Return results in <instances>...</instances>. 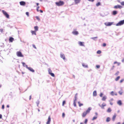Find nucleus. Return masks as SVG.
<instances>
[{
  "label": "nucleus",
  "mask_w": 124,
  "mask_h": 124,
  "mask_svg": "<svg viewBox=\"0 0 124 124\" xmlns=\"http://www.w3.org/2000/svg\"><path fill=\"white\" fill-rule=\"evenodd\" d=\"M91 110V108L89 107L84 112L82 115V117H85L87 114L89 113Z\"/></svg>",
  "instance_id": "f257e3e1"
},
{
  "label": "nucleus",
  "mask_w": 124,
  "mask_h": 124,
  "mask_svg": "<svg viewBox=\"0 0 124 124\" xmlns=\"http://www.w3.org/2000/svg\"><path fill=\"white\" fill-rule=\"evenodd\" d=\"M55 4L57 6H60L63 5L64 4V2L62 1H60L58 2H56Z\"/></svg>",
  "instance_id": "f03ea898"
},
{
  "label": "nucleus",
  "mask_w": 124,
  "mask_h": 124,
  "mask_svg": "<svg viewBox=\"0 0 124 124\" xmlns=\"http://www.w3.org/2000/svg\"><path fill=\"white\" fill-rule=\"evenodd\" d=\"M2 12L3 15L6 17L7 18H9V15L4 10H2Z\"/></svg>",
  "instance_id": "7ed1b4c3"
},
{
  "label": "nucleus",
  "mask_w": 124,
  "mask_h": 124,
  "mask_svg": "<svg viewBox=\"0 0 124 124\" xmlns=\"http://www.w3.org/2000/svg\"><path fill=\"white\" fill-rule=\"evenodd\" d=\"M124 23V20L119 22L118 23L116 24V25L117 26H120L123 25Z\"/></svg>",
  "instance_id": "20e7f679"
},
{
  "label": "nucleus",
  "mask_w": 124,
  "mask_h": 124,
  "mask_svg": "<svg viewBox=\"0 0 124 124\" xmlns=\"http://www.w3.org/2000/svg\"><path fill=\"white\" fill-rule=\"evenodd\" d=\"M123 7L122 6L119 5L115 6L114 7V8L115 9L119 8L120 9H121Z\"/></svg>",
  "instance_id": "39448f33"
},
{
  "label": "nucleus",
  "mask_w": 124,
  "mask_h": 124,
  "mask_svg": "<svg viewBox=\"0 0 124 124\" xmlns=\"http://www.w3.org/2000/svg\"><path fill=\"white\" fill-rule=\"evenodd\" d=\"M17 56L18 57H23V56L20 51L17 52L16 53Z\"/></svg>",
  "instance_id": "423d86ee"
},
{
  "label": "nucleus",
  "mask_w": 124,
  "mask_h": 124,
  "mask_svg": "<svg viewBox=\"0 0 124 124\" xmlns=\"http://www.w3.org/2000/svg\"><path fill=\"white\" fill-rule=\"evenodd\" d=\"M26 68L32 72H34V70L31 68L30 67H28L27 65H26Z\"/></svg>",
  "instance_id": "0eeeda50"
},
{
  "label": "nucleus",
  "mask_w": 124,
  "mask_h": 124,
  "mask_svg": "<svg viewBox=\"0 0 124 124\" xmlns=\"http://www.w3.org/2000/svg\"><path fill=\"white\" fill-rule=\"evenodd\" d=\"M113 24L112 22H108L107 23H105V24L106 26H110L111 25Z\"/></svg>",
  "instance_id": "6e6552de"
},
{
  "label": "nucleus",
  "mask_w": 124,
  "mask_h": 124,
  "mask_svg": "<svg viewBox=\"0 0 124 124\" xmlns=\"http://www.w3.org/2000/svg\"><path fill=\"white\" fill-rule=\"evenodd\" d=\"M51 117L50 116H48V119L47 122L46 123V124H50V122L51 121Z\"/></svg>",
  "instance_id": "1a4fd4ad"
},
{
  "label": "nucleus",
  "mask_w": 124,
  "mask_h": 124,
  "mask_svg": "<svg viewBox=\"0 0 124 124\" xmlns=\"http://www.w3.org/2000/svg\"><path fill=\"white\" fill-rule=\"evenodd\" d=\"M78 44L80 46H84V42H83L79 41L78 42Z\"/></svg>",
  "instance_id": "9d476101"
},
{
  "label": "nucleus",
  "mask_w": 124,
  "mask_h": 124,
  "mask_svg": "<svg viewBox=\"0 0 124 124\" xmlns=\"http://www.w3.org/2000/svg\"><path fill=\"white\" fill-rule=\"evenodd\" d=\"M72 33L75 35H77L78 34V32L76 31H74L72 32Z\"/></svg>",
  "instance_id": "9b49d317"
},
{
  "label": "nucleus",
  "mask_w": 124,
  "mask_h": 124,
  "mask_svg": "<svg viewBox=\"0 0 124 124\" xmlns=\"http://www.w3.org/2000/svg\"><path fill=\"white\" fill-rule=\"evenodd\" d=\"M81 0H74L75 3V4H77L80 3Z\"/></svg>",
  "instance_id": "f8f14e48"
},
{
  "label": "nucleus",
  "mask_w": 124,
  "mask_h": 124,
  "mask_svg": "<svg viewBox=\"0 0 124 124\" xmlns=\"http://www.w3.org/2000/svg\"><path fill=\"white\" fill-rule=\"evenodd\" d=\"M60 57L61 58H63L64 60H65V56L64 54H60Z\"/></svg>",
  "instance_id": "ddd939ff"
},
{
  "label": "nucleus",
  "mask_w": 124,
  "mask_h": 124,
  "mask_svg": "<svg viewBox=\"0 0 124 124\" xmlns=\"http://www.w3.org/2000/svg\"><path fill=\"white\" fill-rule=\"evenodd\" d=\"M20 5L22 6H23L25 5L26 4L25 2L23 1H21L20 2Z\"/></svg>",
  "instance_id": "4468645a"
},
{
  "label": "nucleus",
  "mask_w": 124,
  "mask_h": 124,
  "mask_svg": "<svg viewBox=\"0 0 124 124\" xmlns=\"http://www.w3.org/2000/svg\"><path fill=\"white\" fill-rule=\"evenodd\" d=\"M14 40V39L12 37H10V38L9 39V42H12Z\"/></svg>",
  "instance_id": "2eb2a0df"
},
{
  "label": "nucleus",
  "mask_w": 124,
  "mask_h": 124,
  "mask_svg": "<svg viewBox=\"0 0 124 124\" xmlns=\"http://www.w3.org/2000/svg\"><path fill=\"white\" fill-rule=\"evenodd\" d=\"M106 104L105 103H103L101 106H100V107H101V108H103V109H104V106H106Z\"/></svg>",
  "instance_id": "dca6fc26"
},
{
  "label": "nucleus",
  "mask_w": 124,
  "mask_h": 124,
  "mask_svg": "<svg viewBox=\"0 0 124 124\" xmlns=\"http://www.w3.org/2000/svg\"><path fill=\"white\" fill-rule=\"evenodd\" d=\"M110 94L112 96H114V95H116L117 94L116 93H115L113 91H112L110 93Z\"/></svg>",
  "instance_id": "f3484780"
},
{
  "label": "nucleus",
  "mask_w": 124,
  "mask_h": 124,
  "mask_svg": "<svg viewBox=\"0 0 124 124\" xmlns=\"http://www.w3.org/2000/svg\"><path fill=\"white\" fill-rule=\"evenodd\" d=\"M116 114H114L113 116V117L112 118V119L113 121H114L116 118Z\"/></svg>",
  "instance_id": "a211bd4d"
},
{
  "label": "nucleus",
  "mask_w": 124,
  "mask_h": 124,
  "mask_svg": "<svg viewBox=\"0 0 124 124\" xmlns=\"http://www.w3.org/2000/svg\"><path fill=\"white\" fill-rule=\"evenodd\" d=\"M117 104L119 105H121L122 104L121 101V100L118 101L117 102Z\"/></svg>",
  "instance_id": "6ab92c4d"
},
{
  "label": "nucleus",
  "mask_w": 124,
  "mask_h": 124,
  "mask_svg": "<svg viewBox=\"0 0 124 124\" xmlns=\"http://www.w3.org/2000/svg\"><path fill=\"white\" fill-rule=\"evenodd\" d=\"M97 95L96 92V91H94L93 93V96H96Z\"/></svg>",
  "instance_id": "aec40b11"
},
{
  "label": "nucleus",
  "mask_w": 124,
  "mask_h": 124,
  "mask_svg": "<svg viewBox=\"0 0 124 124\" xmlns=\"http://www.w3.org/2000/svg\"><path fill=\"white\" fill-rule=\"evenodd\" d=\"M35 31H31V32L32 34V35L33 34H34L35 35H36V32Z\"/></svg>",
  "instance_id": "412c9836"
},
{
  "label": "nucleus",
  "mask_w": 124,
  "mask_h": 124,
  "mask_svg": "<svg viewBox=\"0 0 124 124\" xmlns=\"http://www.w3.org/2000/svg\"><path fill=\"white\" fill-rule=\"evenodd\" d=\"M76 96H75V100H74V106L75 107L76 106V103L75 102V101H76Z\"/></svg>",
  "instance_id": "4be33fe9"
},
{
  "label": "nucleus",
  "mask_w": 124,
  "mask_h": 124,
  "mask_svg": "<svg viewBox=\"0 0 124 124\" xmlns=\"http://www.w3.org/2000/svg\"><path fill=\"white\" fill-rule=\"evenodd\" d=\"M107 99V97L106 96H104L102 98V100L103 101H105L106 99Z\"/></svg>",
  "instance_id": "5701e85b"
},
{
  "label": "nucleus",
  "mask_w": 124,
  "mask_h": 124,
  "mask_svg": "<svg viewBox=\"0 0 124 124\" xmlns=\"http://www.w3.org/2000/svg\"><path fill=\"white\" fill-rule=\"evenodd\" d=\"M117 11H114L113 12V15H115L117 14Z\"/></svg>",
  "instance_id": "b1692460"
},
{
  "label": "nucleus",
  "mask_w": 124,
  "mask_h": 124,
  "mask_svg": "<svg viewBox=\"0 0 124 124\" xmlns=\"http://www.w3.org/2000/svg\"><path fill=\"white\" fill-rule=\"evenodd\" d=\"M34 28L35 30V31H37L38 30V27L37 26H35L34 27Z\"/></svg>",
  "instance_id": "393cba45"
},
{
  "label": "nucleus",
  "mask_w": 124,
  "mask_h": 124,
  "mask_svg": "<svg viewBox=\"0 0 124 124\" xmlns=\"http://www.w3.org/2000/svg\"><path fill=\"white\" fill-rule=\"evenodd\" d=\"M82 65L85 68H88V66L87 65H85L84 63H83Z\"/></svg>",
  "instance_id": "a878e982"
},
{
  "label": "nucleus",
  "mask_w": 124,
  "mask_h": 124,
  "mask_svg": "<svg viewBox=\"0 0 124 124\" xmlns=\"http://www.w3.org/2000/svg\"><path fill=\"white\" fill-rule=\"evenodd\" d=\"M116 63V64H117V65L118 66H119L120 64V63L119 62H117L116 61L114 62V64H115Z\"/></svg>",
  "instance_id": "bb28decb"
},
{
  "label": "nucleus",
  "mask_w": 124,
  "mask_h": 124,
  "mask_svg": "<svg viewBox=\"0 0 124 124\" xmlns=\"http://www.w3.org/2000/svg\"><path fill=\"white\" fill-rule=\"evenodd\" d=\"M78 104L79 106L80 107L83 105V104L81 103L79 101L78 102Z\"/></svg>",
  "instance_id": "cd10ccee"
},
{
  "label": "nucleus",
  "mask_w": 124,
  "mask_h": 124,
  "mask_svg": "<svg viewBox=\"0 0 124 124\" xmlns=\"http://www.w3.org/2000/svg\"><path fill=\"white\" fill-rule=\"evenodd\" d=\"M111 111V110L110 108H109L107 110V112L109 113Z\"/></svg>",
  "instance_id": "c85d7f7f"
},
{
  "label": "nucleus",
  "mask_w": 124,
  "mask_h": 124,
  "mask_svg": "<svg viewBox=\"0 0 124 124\" xmlns=\"http://www.w3.org/2000/svg\"><path fill=\"white\" fill-rule=\"evenodd\" d=\"M120 77L119 76H118L115 79V80L117 81H118L120 78Z\"/></svg>",
  "instance_id": "c756f323"
},
{
  "label": "nucleus",
  "mask_w": 124,
  "mask_h": 124,
  "mask_svg": "<svg viewBox=\"0 0 124 124\" xmlns=\"http://www.w3.org/2000/svg\"><path fill=\"white\" fill-rule=\"evenodd\" d=\"M110 120V119L109 117H107V118L106 121V122H108Z\"/></svg>",
  "instance_id": "7c9ffc66"
},
{
  "label": "nucleus",
  "mask_w": 124,
  "mask_h": 124,
  "mask_svg": "<svg viewBox=\"0 0 124 124\" xmlns=\"http://www.w3.org/2000/svg\"><path fill=\"white\" fill-rule=\"evenodd\" d=\"M101 5V3L100 2H98L96 4V5L98 7L99 6Z\"/></svg>",
  "instance_id": "2f4dec72"
},
{
  "label": "nucleus",
  "mask_w": 124,
  "mask_h": 124,
  "mask_svg": "<svg viewBox=\"0 0 124 124\" xmlns=\"http://www.w3.org/2000/svg\"><path fill=\"white\" fill-rule=\"evenodd\" d=\"M123 93V92L122 91V90H121L119 92V93L121 95Z\"/></svg>",
  "instance_id": "473e14b6"
},
{
  "label": "nucleus",
  "mask_w": 124,
  "mask_h": 124,
  "mask_svg": "<svg viewBox=\"0 0 124 124\" xmlns=\"http://www.w3.org/2000/svg\"><path fill=\"white\" fill-rule=\"evenodd\" d=\"M22 64H23V66L24 67H26V65H26L25 63L24 62H22Z\"/></svg>",
  "instance_id": "72a5a7b5"
},
{
  "label": "nucleus",
  "mask_w": 124,
  "mask_h": 124,
  "mask_svg": "<svg viewBox=\"0 0 124 124\" xmlns=\"http://www.w3.org/2000/svg\"><path fill=\"white\" fill-rule=\"evenodd\" d=\"M51 76L53 77H54V74L53 73H51L49 74Z\"/></svg>",
  "instance_id": "f704fd0d"
},
{
  "label": "nucleus",
  "mask_w": 124,
  "mask_h": 124,
  "mask_svg": "<svg viewBox=\"0 0 124 124\" xmlns=\"http://www.w3.org/2000/svg\"><path fill=\"white\" fill-rule=\"evenodd\" d=\"M66 104V101H63L62 102V105L63 106L64 105Z\"/></svg>",
  "instance_id": "c9c22d12"
},
{
  "label": "nucleus",
  "mask_w": 124,
  "mask_h": 124,
  "mask_svg": "<svg viewBox=\"0 0 124 124\" xmlns=\"http://www.w3.org/2000/svg\"><path fill=\"white\" fill-rule=\"evenodd\" d=\"M36 18L39 21L40 20V19L39 18V17L38 16H36Z\"/></svg>",
  "instance_id": "e433bc0d"
},
{
  "label": "nucleus",
  "mask_w": 124,
  "mask_h": 124,
  "mask_svg": "<svg viewBox=\"0 0 124 124\" xmlns=\"http://www.w3.org/2000/svg\"><path fill=\"white\" fill-rule=\"evenodd\" d=\"M97 118V116H94L93 117V118L92 119V120H94L96 119Z\"/></svg>",
  "instance_id": "4c0bfd02"
},
{
  "label": "nucleus",
  "mask_w": 124,
  "mask_h": 124,
  "mask_svg": "<svg viewBox=\"0 0 124 124\" xmlns=\"http://www.w3.org/2000/svg\"><path fill=\"white\" fill-rule=\"evenodd\" d=\"M48 71L49 73V74H50V73H52V71L50 69H49Z\"/></svg>",
  "instance_id": "58836bf2"
},
{
  "label": "nucleus",
  "mask_w": 124,
  "mask_h": 124,
  "mask_svg": "<svg viewBox=\"0 0 124 124\" xmlns=\"http://www.w3.org/2000/svg\"><path fill=\"white\" fill-rule=\"evenodd\" d=\"M88 121V120L87 119H85L84 122V123L85 124H86Z\"/></svg>",
  "instance_id": "ea45409f"
},
{
  "label": "nucleus",
  "mask_w": 124,
  "mask_h": 124,
  "mask_svg": "<svg viewBox=\"0 0 124 124\" xmlns=\"http://www.w3.org/2000/svg\"><path fill=\"white\" fill-rule=\"evenodd\" d=\"M121 5L122 6H124V1H122L120 3Z\"/></svg>",
  "instance_id": "a19ab883"
},
{
  "label": "nucleus",
  "mask_w": 124,
  "mask_h": 124,
  "mask_svg": "<svg viewBox=\"0 0 124 124\" xmlns=\"http://www.w3.org/2000/svg\"><path fill=\"white\" fill-rule=\"evenodd\" d=\"M101 51H100V50H98L97 52V53L98 54H100L101 53Z\"/></svg>",
  "instance_id": "79ce46f5"
},
{
  "label": "nucleus",
  "mask_w": 124,
  "mask_h": 124,
  "mask_svg": "<svg viewBox=\"0 0 124 124\" xmlns=\"http://www.w3.org/2000/svg\"><path fill=\"white\" fill-rule=\"evenodd\" d=\"M119 72L118 71H117L115 74L116 76H117L119 74Z\"/></svg>",
  "instance_id": "37998d69"
},
{
  "label": "nucleus",
  "mask_w": 124,
  "mask_h": 124,
  "mask_svg": "<svg viewBox=\"0 0 124 124\" xmlns=\"http://www.w3.org/2000/svg\"><path fill=\"white\" fill-rule=\"evenodd\" d=\"M65 114L64 113H63L62 114V117L63 118H64L65 116Z\"/></svg>",
  "instance_id": "c03bdc74"
},
{
  "label": "nucleus",
  "mask_w": 124,
  "mask_h": 124,
  "mask_svg": "<svg viewBox=\"0 0 124 124\" xmlns=\"http://www.w3.org/2000/svg\"><path fill=\"white\" fill-rule=\"evenodd\" d=\"M124 80V79H122L120 81V83H122L123 81Z\"/></svg>",
  "instance_id": "a18cd8bd"
},
{
  "label": "nucleus",
  "mask_w": 124,
  "mask_h": 124,
  "mask_svg": "<svg viewBox=\"0 0 124 124\" xmlns=\"http://www.w3.org/2000/svg\"><path fill=\"white\" fill-rule=\"evenodd\" d=\"M26 15L28 16H29V13L28 12H26Z\"/></svg>",
  "instance_id": "49530a36"
},
{
  "label": "nucleus",
  "mask_w": 124,
  "mask_h": 124,
  "mask_svg": "<svg viewBox=\"0 0 124 124\" xmlns=\"http://www.w3.org/2000/svg\"><path fill=\"white\" fill-rule=\"evenodd\" d=\"M39 6H38L37 8V10L38 12H39Z\"/></svg>",
  "instance_id": "de8ad7c7"
},
{
  "label": "nucleus",
  "mask_w": 124,
  "mask_h": 124,
  "mask_svg": "<svg viewBox=\"0 0 124 124\" xmlns=\"http://www.w3.org/2000/svg\"><path fill=\"white\" fill-rule=\"evenodd\" d=\"M102 46H103V47H105V46H106V44H105V43H103V44Z\"/></svg>",
  "instance_id": "09e8293b"
},
{
  "label": "nucleus",
  "mask_w": 124,
  "mask_h": 124,
  "mask_svg": "<svg viewBox=\"0 0 124 124\" xmlns=\"http://www.w3.org/2000/svg\"><path fill=\"white\" fill-rule=\"evenodd\" d=\"M96 67L97 69H99L100 68V66L99 65H96Z\"/></svg>",
  "instance_id": "8fccbe9b"
},
{
  "label": "nucleus",
  "mask_w": 124,
  "mask_h": 124,
  "mask_svg": "<svg viewBox=\"0 0 124 124\" xmlns=\"http://www.w3.org/2000/svg\"><path fill=\"white\" fill-rule=\"evenodd\" d=\"M32 46L35 49H36V47L35 45H34L33 44L32 45Z\"/></svg>",
  "instance_id": "3c124183"
},
{
  "label": "nucleus",
  "mask_w": 124,
  "mask_h": 124,
  "mask_svg": "<svg viewBox=\"0 0 124 124\" xmlns=\"http://www.w3.org/2000/svg\"><path fill=\"white\" fill-rule=\"evenodd\" d=\"M103 95V94L102 93H101L100 94V97H102V96Z\"/></svg>",
  "instance_id": "603ef678"
},
{
  "label": "nucleus",
  "mask_w": 124,
  "mask_h": 124,
  "mask_svg": "<svg viewBox=\"0 0 124 124\" xmlns=\"http://www.w3.org/2000/svg\"><path fill=\"white\" fill-rule=\"evenodd\" d=\"M4 105H3L2 106V109H4Z\"/></svg>",
  "instance_id": "864d4df0"
},
{
  "label": "nucleus",
  "mask_w": 124,
  "mask_h": 124,
  "mask_svg": "<svg viewBox=\"0 0 124 124\" xmlns=\"http://www.w3.org/2000/svg\"><path fill=\"white\" fill-rule=\"evenodd\" d=\"M97 38V37H95L92 38H91L93 39H95Z\"/></svg>",
  "instance_id": "5fc2aeb1"
},
{
  "label": "nucleus",
  "mask_w": 124,
  "mask_h": 124,
  "mask_svg": "<svg viewBox=\"0 0 124 124\" xmlns=\"http://www.w3.org/2000/svg\"><path fill=\"white\" fill-rule=\"evenodd\" d=\"M110 104L111 105H112L113 104V103L112 102H110Z\"/></svg>",
  "instance_id": "6e6d98bb"
},
{
  "label": "nucleus",
  "mask_w": 124,
  "mask_h": 124,
  "mask_svg": "<svg viewBox=\"0 0 124 124\" xmlns=\"http://www.w3.org/2000/svg\"><path fill=\"white\" fill-rule=\"evenodd\" d=\"M2 117V115L1 114H0V118H1Z\"/></svg>",
  "instance_id": "4d7b16f0"
},
{
  "label": "nucleus",
  "mask_w": 124,
  "mask_h": 124,
  "mask_svg": "<svg viewBox=\"0 0 124 124\" xmlns=\"http://www.w3.org/2000/svg\"><path fill=\"white\" fill-rule=\"evenodd\" d=\"M40 12L41 13H42L43 12V11L41 10H40Z\"/></svg>",
  "instance_id": "13d9d810"
},
{
  "label": "nucleus",
  "mask_w": 124,
  "mask_h": 124,
  "mask_svg": "<svg viewBox=\"0 0 124 124\" xmlns=\"http://www.w3.org/2000/svg\"><path fill=\"white\" fill-rule=\"evenodd\" d=\"M36 4L37 6H38L39 5V3H36Z\"/></svg>",
  "instance_id": "bf43d9fd"
},
{
  "label": "nucleus",
  "mask_w": 124,
  "mask_h": 124,
  "mask_svg": "<svg viewBox=\"0 0 124 124\" xmlns=\"http://www.w3.org/2000/svg\"><path fill=\"white\" fill-rule=\"evenodd\" d=\"M31 99V95L30 96V98H29L30 100Z\"/></svg>",
  "instance_id": "052dcab7"
},
{
  "label": "nucleus",
  "mask_w": 124,
  "mask_h": 124,
  "mask_svg": "<svg viewBox=\"0 0 124 124\" xmlns=\"http://www.w3.org/2000/svg\"><path fill=\"white\" fill-rule=\"evenodd\" d=\"M7 108H9V106L8 105L7 106Z\"/></svg>",
  "instance_id": "680f3d73"
},
{
  "label": "nucleus",
  "mask_w": 124,
  "mask_h": 124,
  "mask_svg": "<svg viewBox=\"0 0 124 124\" xmlns=\"http://www.w3.org/2000/svg\"><path fill=\"white\" fill-rule=\"evenodd\" d=\"M122 61L123 62H124V58L122 60Z\"/></svg>",
  "instance_id": "e2e57ef3"
},
{
  "label": "nucleus",
  "mask_w": 124,
  "mask_h": 124,
  "mask_svg": "<svg viewBox=\"0 0 124 124\" xmlns=\"http://www.w3.org/2000/svg\"><path fill=\"white\" fill-rule=\"evenodd\" d=\"M116 124H120V122H119L118 123Z\"/></svg>",
  "instance_id": "0e129e2a"
},
{
  "label": "nucleus",
  "mask_w": 124,
  "mask_h": 124,
  "mask_svg": "<svg viewBox=\"0 0 124 124\" xmlns=\"http://www.w3.org/2000/svg\"><path fill=\"white\" fill-rule=\"evenodd\" d=\"M95 114L96 116H97L98 115V114L97 113H95Z\"/></svg>",
  "instance_id": "69168bd1"
},
{
  "label": "nucleus",
  "mask_w": 124,
  "mask_h": 124,
  "mask_svg": "<svg viewBox=\"0 0 124 124\" xmlns=\"http://www.w3.org/2000/svg\"><path fill=\"white\" fill-rule=\"evenodd\" d=\"M73 77L74 78H75V76L74 75H73Z\"/></svg>",
  "instance_id": "338daca9"
},
{
  "label": "nucleus",
  "mask_w": 124,
  "mask_h": 124,
  "mask_svg": "<svg viewBox=\"0 0 124 124\" xmlns=\"http://www.w3.org/2000/svg\"><path fill=\"white\" fill-rule=\"evenodd\" d=\"M80 124H83V123H80Z\"/></svg>",
  "instance_id": "774afa93"
}]
</instances>
